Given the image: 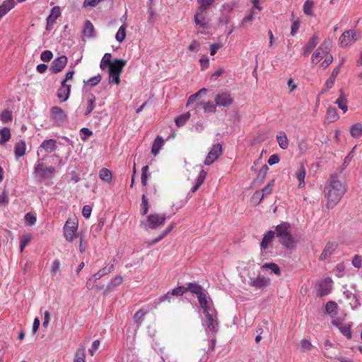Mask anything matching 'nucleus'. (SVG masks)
I'll return each mask as SVG.
<instances>
[{
  "mask_svg": "<svg viewBox=\"0 0 362 362\" xmlns=\"http://www.w3.org/2000/svg\"><path fill=\"white\" fill-rule=\"evenodd\" d=\"M336 103L344 113L347 111V101L346 98L344 97V95H341L336 100Z\"/></svg>",
  "mask_w": 362,
  "mask_h": 362,
  "instance_id": "45",
  "label": "nucleus"
},
{
  "mask_svg": "<svg viewBox=\"0 0 362 362\" xmlns=\"http://www.w3.org/2000/svg\"><path fill=\"white\" fill-rule=\"evenodd\" d=\"M256 13L254 8H252L250 13L245 16L243 19L242 23L244 26L250 25L254 20V15Z\"/></svg>",
  "mask_w": 362,
  "mask_h": 362,
  "instance_id": "48",
  "label": "nucleus"
},
{
  "mask_svg": "<svg viewBox=\"0 0 362 362\" xmlns=\"http://www.w3.org/2000/svg\"><path fill=\"white\" fill-rule=\"evenodd\" d=\"M127 62L123 59H116L114 60L112 64L109 68V71H118V73H122L124 67L125 66Z\"/></svg>",
  "mask_w": 362,
  "mask_h": 362,
  "instance_id": "22",
  "label": "nucleus"
},
{
  "mask_svg": "<svg viewBox=\"0 0 362 362\" xmlns=\"http://www.w3.org/2000/svg\"><path fill=\"white\" fill-rule=\"evenodd\" d=\"M148 165H145L141 169V171H142V173H141V184L144 185V186H146L147 185V180H148Z\"/></svg>",
  "mask_w": 362,
  "mask_h": 362,
  "instance_id": "58",
  "label": "nucleus"
},
{
  "mask_svg": "<svg viewBox=\"0 0 362 362\" xmlns=\"http://www.w3.org/2000/svg\"><path fill=\"white\" fill-rule=\"evenodd\" d=\"M57 147V141L55 139H46L40 144L37 151V155L39 156L40 153L42 151H45L47 153H51L55 151Z\"/></svg>",
  "mask_w": 362,
  "mask_h": 362,
  "instance_id": "13",
  "label": "nucleus"
},
{
  "mask_svg": "<svg viewBox=\"0 0 362 362\" xmlns=\"http://www.w3.org/2000/svg\"><path fill=\"white\" fill-rule=\"evenodd\" d=\"M60 267V262L59 259H54L51 266V275L54 276L57 275V272L59 271Z\"/></svg>",
  "mask_w": 362,
  "mask_h": 362,
  "instance_id": "55",
  "label": "nucleus"
},
{
  "mask_svg": "<svg viewBox=\"0 0 362 362\" xmlns=\"http://www.w3.org/2000/svg\"><path fill=\"white\" fill-rule=\"evenodd\" d=\"M280 243L287 248H293L296 246V242L291 234L286 233L279 238Z\"/></svg>",
  "mask_w": 362,
  "mask_h": 362,
  "instance_id": "19",
  "label": "nucleus"
},
{
  "mask_svg": "<svg viewBox=\"0 0 362 362\" xmlns=\"http://www.w3.org/2000/svg\"><path fill=\"white\" fill-rule=\"evenodd\" d=\"M313 347V345L311 342L308 339H303L300 341L299 344V348L300 349L301 351L306 352L311 350Z\"/></svg>",
  "mask_w": 362,
  "mask_h": 362,
  "instance_id": "47",
  "label": "nucleus"
},
{
  "mask_svg": "<svg viewBox=\"0 0 362 362\" xmlns=\"http://www.w3.org/2000/svg\"><path fill=\"white\" fill-rule=\"evenodd\" d=\"M338 247V243L335 242H329L325 245L324 250H322L319 259L320 260H326L331 257V255L334 253L336 249Z\"/></svg>",
  "mask_w": 362,
  "mask_h": 362,
  "instance_id": "14",
  "label": "nucleus"
},
{
  "mask_svg": "<svg viewBox=\"0 0 362 362\" xmlns=\"http://www.w3.org/2000/svg\"><path fill=\"white\" fill-rule=\"evenodd\" d=\"M71 85L64 83L62 81L60 88L57 90V95L61 102L66 101L70 95Z\"/></svg>",
  "mask_w": 362,
  "mask_h": 362,
  "instance_id": "16",
  "label": "nucleus"
},
{
  "mask_svg": "<svg viewBox=\"0 0 362 362\" xmlns=\"http://www.w3.org/2000/svg\"><path fill=\"white\" fill-rule=\"evenodd\" d=\"M276 140L281 148L286 149L288 147V140L285 132H279L276 136Z\"/></svg>",
  "mask_w": 362,
  "mask_h": 362,
  "instance_id": "23",
  "label": "nucleus"
},
{
  "mask_svg": "<svg viewBox=\"0 0 362 362\" xmlns=\"http://www.w3.org/2000/svg\"><path fill=\"white\" fill-rule=\"evenodd\" d=\"M50 114L53 122L57 126H62L68 120L66 113L60 107L53 106L52 107H51Z\"/></svg>",
  "mask_w": 362,
  "mask_h": 362,
  "instance_id": "4",
  "label": "nucleus"
},
{
  "mask_svg": "<svg viewBox=\"0 0 362 362\" xmlns=\"http://www.w3.org/2000/svg\"><path fill=\"white\" fill-rule=\"evenodd\" d=\"M141 211L143 216L146 215L148 211V203L146 195L144 194L141 197Z\"/></svg>",
  "mask_w": 362,
  "mask_h": 362,
  "instance_id": "53",
  "label": "nucleus"
},
{
  "mask_svg": "<svg viewBox=\"0 0 362 362\" xmlns=\"http://www.w3.org/2000/svg\"><path fill=\"white\" fill-rule=\"evenodd\" d=\"M83 35L88 37L95 36L94 26L90 21H86L83 30Z\"/></svg>",
  "mask_w": 362,
  "mask_h": 362,
  "instance_id": "28",
  "label": "nucleus"
},
{
  "mask_svg": "<svg viewBox=\"0 0 362 362\" xmlns=\"http://www.w3.org/2000/svg\"><path fill=\"white\" fill-rule=\"evenodd\" d=\"M222 153V146L219 144L213 146L211 151L209 152L205 160L204 164L209 165L213 163L218 156Z\"/></svg>",
  "mask_w": 362,
  "mask_h": 362,
  "instance_id": "12",
  "label": "nucleus"
},
{
  "mask_svg": "<svg viewBox=\"0 0 362 362\" xmlns=\"http://www.w3.org/2000/svg\"><path fill=\"white\" fill-rule=\"evenodd\" d=\"M362 258L360 255H355L352 259V264L356 268H360L361 267Z\"/></svg>",
  "mask_w": 362,
  "mask_h": 362,
  "instance_id": "64",
  "label": "nucleus"
},
{
  "mask_svg": "<svg viewBox=\"0 0 362 362\" xmlns=\"http://www.w3.org/2000/svg\"><path fill=\"white\" fill-rule=\"evenodd\" d=\"M112 268V265H111L110 267H105L100 269L97 273H95L91 276V277L93 278V281L95 282L97 280H99L105 275H107L109 273H110Z\"/></svg>",
  "mask_w": 362,
  "mask_h": 362,
  "instance_id": "29",
  "label": "nucleus"
},
{
  "mask_svg": "<svg viewBox=\"0 0 362 362\" xmlns=\"http://www.w3.org/2000/svg\"><path fill=\"white\" fill-rule=\"evenodd\" d=\"M11 137L9 128L3 127L0 129V145L3 146L7 143Z\"/></svg>",
  "mask_w": 362,
  "mask_h": 362,
  "instance_id": "25",
  "label": "nucleus"
},
{
  "mask_svg": "<svg viewBox=\"0 0 362 362\" xmlns=\"http://www.w3.org/2000/svg\"><path fill=\"white\" fill-rule=\"evenodd\" d=\"M78 222L75 218H69L66 221L63 230L64 236L68 242H72L76 237Z\"/></svg>",
  "mask_w": 362,
  "mask_h": 362,
  "instance_id": "3",
  "label": "nucleus"
},
{
  "mask_svg": "<svg viewBox=\"0 0 362 362\" xmlns=\"http://www.w3.org/2000/svg\"><path fill=\"white\" fill-rule=\"evenodd\" d=\"M109 80L110 82L114 83L118 85L120 83V74L121 73H118V71H109Z\"/></svg>",
  "mask_w": 362,
  "mask_h": 362,
  "instance_id": "50",
  "label": "nucleus"
},
{
  "mask_svg": "<svg viewBox=\"0 0 362 362\" xmlns=\"http://www.w3.org/2000/svg\"><path fill=\"white\" fill-rule=\"evenodd\" d=\"M53 57V54L50 50H45L41 53L40 59L45 62H49Z\"/></svg>",
  "mask_w": 362,
  "mask_h": 362,
  "instance_id": "60",
  "label": "nucleus"
},
{
  "mask_svg": "<svg viewBox=\"0 0 362 362\" xmlns=\"http://www.w3.org/2000/svg\"><path fill=\"white\" fill-rule=\"evenodd\" d=\"M350 134L354 138H359L362 135V124L356 123L350 128Z\"/></svg>",
  "mask_w": 362,
  "mask_h": 362,
  "instance_id": "32",
  "label": "nucleus"
},
{
  "mask_svg": "<svg viewBox=\"0 0 362 362\" xmlns=\"http://www.w3.org/2000/svg\"><path fill=\"white\" fill-rule=\"evenodd\" d=\"M100 178L107 182H110L112 180V173L107 168H103L99 172Z\"/></svg>",
  "mask_w": 362,
  "mask_h": 362,
  "instance_id": "36",
  "label": "nucleus"
},
{
  "mask_svg": "<svg viewBox=\"0 0 362 362\" xmlns=\"http://www.w3.org/2000/svg\"><path fill=\"white\" fill-rule=\"evenodd\" d=\"M26 144L23 140H21L15 144L14 146V154L16 159H18L23 157L25 154Z\"/></svg>",
  "mask_w": 362,
  "mask_h": 362,
  "instance_id": "18",
  "label": "nucleus"
},
{
  "mask_svg": "<svg viewBox=\"0 0 362 362\" xmlns=\"http://www.w3.org/2000/svg\"><path fill=\"white\" fill-rule=\"evenodd\" d=\"M313 2L310 0H306L303 4V11L308 16H314Z\"/></svg>",
  "mask_w": 362,
  "mask_h": 362,
  "instance_id": "40",
  "label": "nucleus"
},
{
  "mask_svg": "<svg viewBox=\"0 0 362 362\" xmlns=\"http://www.w3.org/2000/svg\"><path fill=\"white\" fill-rule=\"evenodd\" d=\"M0 119L4 123H7L12 119L11 114L8 110H4L1 112L0 115Z\"/></svg>",
  "mask_w": 362,
  "mask_h": 362,
  "instance_id": "61",
  "label": "nucleus"
},
{
  "mask_svg": "<svg viewBox=\"0 0 362 362\" xmlns=\"http://www.w3.org/2000/svg\"><path fill=\"white\" fill-rule=\"evenodd\" d=\"M190 117V113L186 112L183 115H181L178 117H177L175 119V122L177 127H182L183 126L185 122L189 119Z\"/></svg>",
  "mask_w": 362,
  "mask_h": 362,
  "instance_id": "39",
  "label": "nucleus"
},
{
  "mask_svg": "<svg viewBox=\"0 0 362 362\" xmlns=\"http://www.w3.org/2000/svg\"><path fill=\"white\" fill-rule=\"evenodd\" d=\"M215 103L218 107H228L233 103V98L229 92H222L216 95Z\"/></svg>",
  "mask_w": 362,
  "mask_h": 362,
  "instance_id": "9",
  "label": "nucleus"
},
{
  "mask_svg": "<svg viewBox=\"0 0 362 362\" xmlns=\"http://www.w3.org/2000/svg\"><path fill=\"white\" fill-rule=\"evenodd\" d=\"M186 292H187L186 287L183 286H178V287L173 289L172 291H170V293L172 294V296H181Z\"/></svg>",
  "mask_w": 362,
  "mask_h": 362,
  "instance_id": "56",
  "label": "nucleus"
},
{
  "mask_svg": "<svg viewBox=\"0 0 362 362\" xmlns=\"http://www.w3.org/2000/svg\"><path fill=\"white\" fill-rule=\"evenodd\" d=\"M68 62V59L65 55H62L55 58L51 64L50 71L57 74L62 71L66 66Z\"/></svg>",
  "mask_w": 362,
  "mask_h": 362,
  "instance_id": "11",
  "label": "nucleus"
},
{
  "mask_svg": "<svg viewBox=\"0 0 362 362\" xmlns=\"http://www.w3.org/2000/svg\"><path fill=\"white\" fill-rule=\"evenodd\" d=\"M166 216L165 214H153L147 217L146 227L156 229L163 226L165 221Z\"/></svg>",
  "mask_w": 362,
  "mask_h": 362,
  "instance_id": "7",
  "label": "nucleus"
},
{
  "mask_svg": "<svg viewBox=\"0 0 362 362\" xmlns=\"http://www.w3.org/2000/svg\"><path fill=\"white\" fill-rule=\"evenodd\" d=\"M274 237V232L269 230L264 235L261 243V247L263 249H267L268 245Z\"/></svg>",
  "mask_w": 362,
  "mask_h": 362,
  "instance_id": "31",
  "label": "nucleus"
},
{
  "mask_svg": "<svg viewBox=\"0 0 362 362\" xmlns=\"http://www.w3.org/2000/svg\"><path fill=\"white\" fill-rule=\"evenodd\" d=\"M274 185V180H270L267 185L262 189L261 192L263 196L270 194L272 192V189Z\"/></svg>",
  "mask_w": 362,
  "mask_h": 362,
  "instance_id": "54",
  "label": "nucleus"
},
{
  "mask_svg": "<svg viewBox=\"0 0 362 362\" xmlns=\"http://www.w3.org/2000/svg\"><path fill=\"white\" fill-rule=\"evenodd\" d=\"M216 315V313L209 314L208 312L205 315V320L203 325L206 326V331L209 333L214 334L217 332L218 322Z\"/></svg>",
  "mask_w": 362,
  "mask_h": 362,
  "instance_id": "8",
  "label": "nucleus"
},
{
  "mask_svg": "<svg viewBox=\"0 0 362 362\" xmlns=\"http://www.w3.org/2000/svg\"><path fill=\"white\" fill-rule=\"evenodd\" d=\"M199 4V10L202 12H204L208 7L212 5L214 2V0H198Z\"/></svg>",
  "mask_w": 362,
  "mask_h": 362,
  "instance_id": "49",
  "label": "nucleus"
},
{
  "mask_svg": "<svg viewBox=\"0 0 362 362\" xmlns=\"http://www.w3.org/2000/svg\"><path fill=\"white\" fill-rule=\"evenodd\" d=\"M61 11L59 6H54L52 8L51 13L47 18V26H52L55 23L57 19L60 16Z\"/></svg>",
  "mask_w": 362,
  "mask_h": 362,
  "instance_id": "20",
  "label": "nucleus"
},
{
  "mask_svg": "<svg viewBox=\"0 0 362 362\" xmlns=\"http://www.w3.org/2000/svg\"><path fill=\"white\" fill-rule=\"evenodd\" d=\"M337 304L333 301H329L325 306L327 313L332 317H334L337 315Z\"/></svg>",
  "mask_w": 362,
  "mask_h": 362,
  "instance_id": "37",
  "label": "nucleus"
},
{
  "mask_svg": "<svg viewBox=\"0 0 362 362\" xmlns=\"http://www.w3.org/2000/svg\"><path fill=\"white\" fill-rule=\"evenodd\" d=\"M126 37V25H122L116 33L115 39L117 42H122Z\"/></svg>",
  "mask_w": 362,
  "mask_h": 362,
  "instance_id": "42",
  "label": "nucleus"
},
{
  "mask_svg": "<svg viewBox=\"0 0 362 362\" xmlns=\"http://www.w3.org/2000/svg\"><path fill=\"white\" fill-rule=\"evenodd\" d=\"M95 97L93 94H89L87 98V107L85 111V115L88 116L95 108Z\"/></svg>",
  "mask_w": 362,
  "mask_h": 362,
  "instance_id": "30",
  "label": "nucleus"
},
{
  "mask_svg": "<svg viewBox=\"0 0 362 362\" xmlns=\"http://www.w3.org/2000/svg\"><path fill=\"white\" fill-rule=\"evenodd\" d=\"M262 269H269L271 270L272 273H274L278 276L281 274V269L280 267L275 263L271 262V263H265L262 266Z\"/></svg>",
  "mask_w": 362,
  "mask_h": 362,
  "instance_id": "35",
  "label": "nucleus"
},
{
  "mask_svg": "<svg viewBox=\"0 0 362 362\" xmlns=\"http://www.w3.org/2000/svg\"><path fill=\"white\" fill-rule=\"evenodd\" d=\"M269 282L270 280L269 278L259 274L255 278H250L247 284L250 286L255 289H264L269 286Z\"/></svg>",
  "mask_w": 362,
  "mask_h": 362,
  "instance_id": "10",
  "label": "nucleus"
},
{
  "mask_svg": "<svg viewBox=\"0 0 362 362\" xmlns=\"http://www.w3.org/2000/svg\"><path fill=\"white\" fill-rule=\"evenodd\" d=\"M25 218L26 222L30 226L34 225L37 220L36 217L31 213L26 214Z\"/></svg>",
  "mask_w": 362,
  "mask_h": 362,
  "instance_id": "62",
  "label": "nucleus"
},
{
  "mask_svg": "<svg viewBox=\"0 0 362 362\" xmlns=\"http://www.w3.org/2000/svg\"><path fill=\"white\" fill-rule=\"evenodd\" d=\"M15 5L16 2L14 0H5L1 6L8 13Z\"/></svg>",
  "mask_w": 362,
  "mask_h": 362,
  "instance_id": "59",
  "label": "nucleus"
},
{
  "mask_svg": "<svg viewBox=\"0 0 362 362\" xmlns=\"http://www.w3.org/2000/svg\"><path fill=\"white\" fill-rule=\"evenodd\" d=\"M85 347L80 346L76 353L75 359L74 362H85Z\"/></svg>",
  "mask_w": 362,
  "mask_h": 362,
  "instance_id": "38",
  "label": "nucleus"
},
{
  "mask_svg": "<svg viewBox=\"0 0 362 362\" xmlns=\"http://www.w3.org/2000/svg\"><path fill=\"white\" fill-rule=\"evenodd\" d=\"M331 48L332 40L329 38L325 39L313 53L311 63L316 64L324 59V61L320 64V68L326 69L333 62V57L330 54Z\"/></svg>",
  "mask_w": 362,
  "mask_h": 362,
  "instance_id": "2",
  "label": "nucleus"
},
{
  "mask_svg": "<svg viewBox=\"0 0 362 362\" xmlns=\"http://www.w3.org/2000/svg\"><path fill=\"white\" fill-rule=\"evenodd\" d=\"M112 55L110 53H105L100 62V66L102 69H104L107 66L109 67L111 66L113 62H111Z\"/></svg>",
  "mask_w": 362,
  "mask_h": 362,
  "instance_id": "43",
  "label": "nucleus"
},
{
  "mask_svg": "<svg viewBox=\"0 0 362 362\" xmlns=\"http://www.w3.org/2000/svg\"><path fill=\"white\" fill-rule=\"evenodd\" d=\"M222 47L223 45L220 42L211 45L210 46V54L212 56L214 55L219 49L222 48Z\"/></svg>",
  "mask_w": 362,
  "mask_h": 362,
  "instance_id": "63",
  "label": "nucleus"
},
{
  "mask_svg": "<svg viewBox=\"0 0 362 362\" xmlns=\"http://www.w3.org/2000/svg\"><path fill=\"white\" fill-rule=\"evenodd\" d=\"M327 118L330 122H334L338 119L339 116L337 113V110L334 107H329L327 110Z\"/></svg>",
  "mask_w": 362,
  "mask_h": 362,
  "instance_id": "52",
  "label": "nucleus"
},
{
  "mask_svg": "<svg viewBox=\"0 0 362 362\" xmlns=\"http://www.w3.org/2000/svg\"><path fill=\"white\" fill-rule=\"evenodd\" d=\"M333 324L339 327V329L340 330L341 334H343L348 339H351V325H340L339 323H337L335 321H333Z\"/></svg>",
  "mask_w": 362,
  "mask_h": 362,
  "instance_id": "33",
  "label": "nucleus"
},
{
  "mask_svg": "<svg viewBox=\"0 0 362 362\" xmlns=\"http://www.w3.org/2000/svg\"><path fill=\"white\" fill-rule=\"evenodd\" d=\"M332 281L331 278L327 277L318 284V294L324 296L329 294L332 290Z\"/></svg>",
  "mask_w": 362,
  "mask_h": 362,
  "instance_id": "15",
  "label": "nucleus"
},
{
  "mask_svg": "<svg viewBox=\"0 0 362 362\" xmlns=\"http://www.w3.org/2000/svg\"><path fill=\"white\" fill-rule=\"evenodd\" d=\"M306 175V170L305 166L302 164L296 173V177L299 181L298 187L303 188L305 187V177Z\"/></svg>",
  "mask_w": 362,
  "mask_h": 362,
  "instance_id": "27",
  "label": "nucleus"
},
{
  "mask_svg": "<svg viewBox=\"0 0 362 362\" xmlns=\"http://www.w3.org/2000/svg\"><path fill=\"white\" fill-rule=\"evenodd\" d=\"M122 282V278L120 276H115V278L112 279L110 284L107 285V289L110 290L112 287L119 286Z\"/></svg>",
  "mask_w": 362,
  "mask_h": 362,
  "instance_id": "57",
  "label": "nucleus"
},
{
  "mask_svg": "<svg viewBox=\"0 0 362 362\" xmlns=\"http://www.w3.org/2000/svg\"><path fill=\"white\" fill-rule=\"evenodd\" d=\"M173 228V225L169 226L158 238L151 242V245H155L164 238Z\"/></svg>",
  "mask_w": 362,
  "mask_h": 362,
  "instance_id": "44",
  "label": "nucleus"
},
{
  "mask_svg": "<svg viewBox=\"0 0 362 362\" xmlns=\"http://www.w3.org/2000/svg\"><path fill=\"white\" fill-rule=\"evenodd\" d=\"M291 226L288 223L283 222L281 224L276 226L275 228V233L278 238H280L283 235L288 232Z\"/></svg>",
  "mask_w": 362,
  "mask_h": 362,
  "instance_id": "26",
  "label": "nucleus"
},
{
  "mask_svg": "<svg viewBox=\"0 0 362 362\" xmlns=\"http://www.w3.org/2000/svg\"><path fill=\"white\" fill-rule=\"evenodd\" d=\"M164 141L162 137L157 136V138L155 139L152 149L151 153L154 156L157 155L159 152V150L160 149L161 146L163 145Z\"/></svg>",
  "mask_w": 362,
  "mask_h": 362,
  "instance_id": "34",
  "label": "nucleus"
},
{
  "mask_svg": "<svg viewBox=\"0 0 362 362\" xmlns=\"http://www.w3.org/2000/svg\"><path fill=\"white\" fill-rule=\"evenodd\" d=\"M359 37V33L355 30H346L339 37V45L342 47H347L355 42Z\"/></svg>",
  "mask_w": 362,
  "mask_h": 362,
  "instance_id": "5",
  "label": "nucleus"
},
{
  "mask_svg": "<svg viewBox=\"0 0 362 362\" xmlns=\"http://www.w3.org/2000/svg\"><path fill=\"white\" fill-rule=\"evenodd\" d=\"M101 78H102V77H101L100 74H98L96 76H94L90 78L87 81H83V83L86 85L93 87V86L98 85L100 82Z\"/></svg>",
  "mask_w": 362,
  "mask_h": 362,
  "instance_id": "46",
  "label": "nucleus"
},
{
  "mask_svg": "<svg viewBox=\"0 0 362 362\" xmlns=\"http://www.w3.org/2000/svg\"><path fill=\"white\" fill-rule=\"evenodd\" d=\"M187 291H189L191 293H194L197 296L198 300L200 297L206 296L203 292L202 287L196 283H189L187 287H186Z\"/></svg>",
  "mask_w": 362,
  "mask_h": 362,
  "instance_id": "21",
  "label": "nucleus"
},
{
  "mask_svg": "<svg viewBox=\"0 0 362 362\" xmlns=\"http://www.w3.org/2000/svg\"><path fill=\"white\" fill-rule=\"evenodd\" d=\"M199 303L200 307L204 310V315H206V312H208L209 314L216 313V311L213 307L212 303L207 300L206 296L200 297L199 299Z\"/></svg>",
  "mask_w": 362,
  "mask_h": 362,
  "instance_id": "17",
  "label": "nucleus"
},
{
  "mask_svg": "<svg viewBox=\"0 0 362 362\" xmlns=\"http://www.w3.org/2000/svg\"><path fill=\"white\" fill-rule=\"evenodd\" d=\"M319 42V35L318 33H315L313 37L309 40L308 43L305 47L308 48V49L313 50L318 44Z\"/></svg>",
  "mask_w": 362,
  "mask_h": 362,
  "instance_id": "41",
  "label": "nucleus"
},
{
  "mask_svg": "<svg viewBox=\"0 0 362 362\" xmlns=\"http://www.w3.org/2000/svg\"><path fill=\"white\" fill-rule=\"evenodd\" d=\"M195 24L202 28H207L209 27L208 23L205 20L204 12L200 11L194 16Z\"/></svg>",
  "mask_w": 362,
  "mask_h": 362,
  "instance_id": "24",
  "label": "nucleus"
},
{
  "mask_svg": "<svg viewBox=\"0 0 362 362\" xmlns=\"http://www.w3.org/2000/svg\"><path fill=\"white\" fill-rule=\"evenodd\" d=\"M347 191V185L345 182L339 179L337 173L329 175L328 183L325 186L324 193L327 199V209H333L340 202Z\"/></svg>",
  "mask_w": 362,
  "mask_h": 362,
  "instance_id": "1",
  "label": "nucleus"
},
{
  "mask_svg": "<svg viewBox=\"0 0 362 362\" xmlns=\"http://www.w3.org/2000/svg\"><path fill=\"white\" fill-rule=\"evenodd\" d=\"M216 105L211 101H208L204 105V111L206 113H215L216 111Z\"/></svg>",
  "mask_w": 362,
  "mask_h": 362,
  "instance_id": "51",
  "label": "nucleus"
},
{
  "mask_svg": "<svg viewBox=\"0 0 362 362\" xmlns=\"http://www.w3.org/2000/svg\"><path fill=\"white\" fill-rule=\"evenodd\" d=\"M35 173L42 179H49L56 173V170L52 166H47L43 163H39L35 165Z\"/></svg>",
  "mask_w": 362,
  "mask_h": 362,
  "instance_id": "6",
  "label": "nucleus"
}]
</instances>
